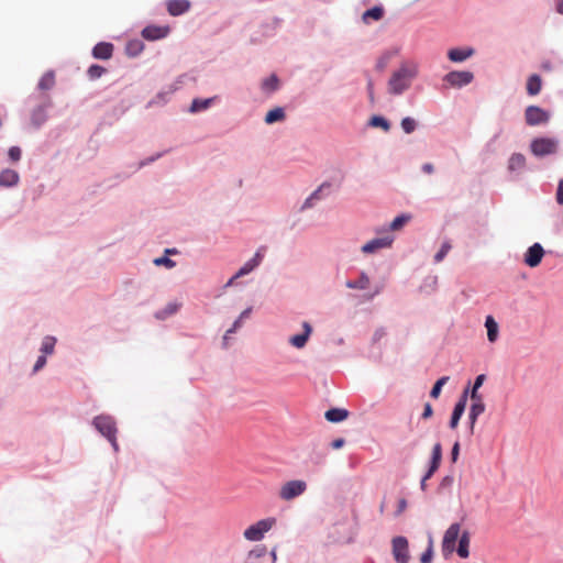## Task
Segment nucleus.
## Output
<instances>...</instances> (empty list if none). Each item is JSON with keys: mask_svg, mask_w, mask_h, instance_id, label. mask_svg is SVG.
<instances>
[{"mask_svg": "<svg viewBox=\"0 0 563 563\" xmlns=\"http://www.w3.org/2000/svg\"><path fill=\"white\" fill-rule=\"evenodd\" d=\"M393 555L397 563L409 562L408 540L405 537H395L393 539Z\"/></svg>", "mask_w": 563, "mask_h": 563, "instance_id": "1a4fd4ad", "label": "nucleus"}, {"mask_svg": "<svg viewBox=\"0 0 563 563\" xmlns=\"http://www.w3.org/2000/svg\"><path fill=\"white\" fill-rule=\"evenodd\" d=\"M449 380V377L448 376H443L441 377L440 379H438L435 382V384L433 385L431 391H430V396L432 398H438L440 393H441V388L442 386Z\"/></svg>", "mask_w": 563, "mask_h": 563, "instance_id": "ea45409f", "label": "nucleus"}, {"mask_svg": "<svg viewBox=\"0 0 563 563\" xmlns=\"http://www.w3.org/2000/svg\"><path fill=\"white\" fill-rule=\"evenodd\" d=\"M526 166V157L520 153H515L510 156L508 168L511 172L521 170Z\"/></svg>", "mask_w": 563, "mask_h": 563, "instance_id": "b1692460", "label": "nucleus"}, {"mask_svg": "<svg viewBox=\"0 0 563 563\" xmlns=\"http://www.w3.org/2000/svg\"><path fill=\"white\" fill-rule=\"evenodd\" d=\"M45 363H46V358H45V356H44V355H41V356L37 358V361H36L35 365H34L33 372H37V371H40V369L45 365Z\"/></svg>", "mask_w": 563, "mask_h": 563, "instance_id": "603ef678", "label": "nucleus"}, {"mask_svg": "<svg viewBox=\"0 0 563 563\" xmlns=\"http://www.w3.org/2000/svg\"><path fill=\"white\" fill-rule=\"evenodd\" d=\"M276 525V518L268 517L262 520H258L254 525H251L243 532V537L247 541H261L265 533L268 532Z\"/></svg>", "mask_w": 563, "mask_h": 563, "instance_id": "f03ea898", "label": "nucleus"}, {"mask_svg": "<svg viewBox=\"0 0 563 563\" xmlns=\"http://www.w3.org/2000/svg\"><path fill=\"white\" fill-rule=\"evenodd\" d=\"M544 255V250L539 243L530 246L525 254V263L530 267H537Z\"/></svg>", "mask_w": 563, "mask_h": 563, "instance_id": "f8f14e48", "label": "nucleus"}, {"mask_svg": "<svg viewBox=\"0 0 563 563\" xmlns=\"http://www.w3.org/2000/svg\"><path fill=\"white\" fill-rule=\"evenodd\" d=\"M271 556H272V562H273V563H276V561H277L276 549H273V550L271 551Z\"/></svg>", "mask_w": 563, "mask_h": 563, "instance_id": "052dcab7", "label": "nucleus"}, {"mask_svg": "<svg viewBox=\"0 0 563 563\" xmlns=\"http://www.w3.org/2000/svg\"><path fill=\"white\" fill-rule=\"evenodd\" d=\"M442 460V446L440 443H435L432 448L431 461L426 478H430L439 468Z\"/></svg>", "mask_w": 563, "mask_h": 563, "instance_id": "2eb2a0df", "label": "nucleus"}, {"mask_svg": "<svg viewBox=\"0 0 563 563\" xmlns=\"http://www.w3.org/2000/svg\"><path fill=\"white\" fill-rule=\"evenodd\" d=\"M461 526L460 523H452L444 532L442 540V551L444 555L453 553L455 550V543L460 539Z\"/></svg>", "mask_w": 563, "mask_h": 563, "instance_id": "0eeeda50", "label": "nucleus"}, {"mask_svg": "<svg viewBox=\"0 0 563 563\" xmlns=\"http://www.w3.org/2000/svg\"><path fill=\"white\" fill-rule=\"evenodd\" d=\"M307 489V483L302 479H292L284 483L278 492V497L282 500L289 501L292 500L300 495H302Z\"/></svg>", "mask_w": 563, "mask_h": 563, "instance_id": "20e7f679", "label": "nucleus"}, {"mask_svg": "<svg viewBox=\"0 0 563 563\" xmlns=\"http://www.w3.org/2000/svg\"><path fill=\"white\" fill-rule=\"evenodd\" d=\"M178 251L176 249H166L165 250V254L167 255H172V254H177Z\"/></svg>", "mask_w": 563, "mask_h": 563, "instance_id": "680f3d73", "label": "nucleus"}, {"mask_svg": "<svg viewBox=\"0 0 563 563\" xmlns=\"http://www.w3.org/2000/svg\"><path fill=\"white\" fill-rule=\"evenodd\" d=\"M486 376L484 374L478 375L475 378L472 390L478 391L479 387L484 384Z\"/></svg>", "mask_w": 563, "mask_h": 563, "instance_id": "c03bdc74", "label": "nucleus"}, {"mask_svg": "<svg viewBox=\"0 0 563 563\" xmlns=\"http://www.w3.org/2000/svg\"><path fill=\"white\" fill-rule=\"evenodd\" d=\"M343 445H344V439H342V438L335 439V440H333V441H332V443H331V446H332L333 449H340V448H342Z\"/></svg>", "mask_w": 563, "mask_h": 563, "instance_id": "864d4df0", "label": "nucleus"}, {"mask_svg": "<svg viewBox=\"0 0 563 563\" xmlns=\"http://www.w3.org/2000/svg\"><path fill=\"white\" fill-rule=\"evenodd\" d=\"M213 102V98L208 99H195L190 106L191 112H199L208 109Z\"/></svg>", "mask_w": 563, "mask_h": 563, "instance_id": "7c9ffc66", "label": "nucleus"}, {"mask_svg": "<svg viewBox=\"0 0 563 563\" xmlns=\"http://www.w3.org/2000/svg\"><path fill=\"white\" fill-rule=\"evenodd\" d=\"M180 307H181V303H179V302H176V301L168 302L164 309L156 312V318L157 319H166V318L175 314L179 310Z\"/></svg>", "mask_w": 563, "mask_h": 563, "instance_id": "393cba45", "label": "nucleus"}, {"mask_svg": "<svg viewBox=\"0 0 563 563\" xmlns=\"http://www.w3.org/2000/svg\"><path fill=\"white\" fill-rule=\"evenodd\" d=\"M419 73L418 64L413 60H402L399 67L394 70L387 82V91L393 96L404 93L411 87L412 81Z\"/></svg>", "mask_w": 563, "mask_h": 563, "instance_id": "f257e3e1", "label": "nucleus"}, {"mask_svg": "<svg viewBox=\"0 0 563 563\" xmlns=\"http://www.w3.org/2000/svg\"><path fill=\"white\" fill-rule=\"evenodd\" d=\"M285 119V111L283 108H274L272 110H269L266 115H265V122L267 124H273L277 121H282Z\"/></svg>", "mask_w": 563, "mask_h": 563, "instance_id": "cd10ccee", "label": "nucleus"}, {"mask_svg": "<svg viewBox=\"0 0 563 563\" xmlns=\"http://www.w3.org/2000/svg\"><path fill=\"white\" fill-rule=\"evenodd\" d=\"M393 242H394V236L390 234H386L382 238H376V239H373V240L368 241L367 243H365L362 246V252L367 253V254L375 253L376 251H378L380 249L390 247Z\"/></svg>", "mask_w": 563, "mask_h": 563, "instance_id": "9d476101", "label": "nucleus"}, {"mask_svg": "<svg viewBox=\"0 0 563 563\" xmlns=\"http://www.w3.org/2000/svg\"><path fill=\"white\" fill-rule=\"evenodd\" d=\"M558 143L553 139L538 137L530 144V150L536 156H544L556 152Z\"/></svg>", "mask_w": 563, "mask_h": 563, "instance_id": "39448f33", "label": "nucleus"}, {"mask_svg": "<svg viewBox=\"0 0 563 563\" xmlns=\"http://www.w3.org/2000/svg\"><path fill=\"white\" fill-rule=\"evenodd\" d=\"M474 79V75L472 71L467 70H453L448 73L443 81L446 82L449 86L454 88H461L463 86H466L471 84Z\"/></svg>", "mask_w": 563, "mask_h": 563, "instance_id": "423d86ee", "label": "nucleus"}, {"mask_svg": "<svg viewBox=\"0 0 563 563\" xmlns=\"http://www.w3.org/2000/svg\"><path fill=\"white\" fill-rule=\"evenodd\" d=\"M459 454H460V443L455 442L453 444V448H452V451H451V460H452L453 463H455L457 461Z\"/></svg>", "mask_w": 563, "mask_h": 563, "instance_id": "de8ad7c7", "label": "nucleus"}, {"mask_svg": "<svg viewBox=\"0 0 563 563\" xmlns=\"http://www.w3.org/2000/svg\"><path fill=\"white\" fill-rule=\"evenodd\" d=\"M258 265L260 264L254 258H251L235 273L234 278H240L244 275H247Z\"/></svg>", "mask_w": 563, "mask_h": 563, "instance_id": "72a5a7b5", "label": "nucleus"}, {"mask_svg": "<svg viewBox=\"0 0 563 563\" xmlns=\"http://www.w3.org/2000/svg\"><path fill=\"white\" fill-rule=\"evenodd\" d=\"M429 478H426V475L422 477L421 479V483H420V486H421V489L424 490L426 489V482L428 481Z\"/></svg>", "mask_w": 563, "mask_h": 563, "instance_id": "e2e57ef3", "label": "nucleus"}, {"mask_svg": "<svg viewBox=\"0 0 563 563\" xmlns=\"http://www.w3.org/2000/svg\"><path fill=\"white\" fill-rule=\"evenodd\" d=\"M236 278H234V275L229 279L227 286H230L233 284V282L235 280Z\"/></svg>", "mask_w": 563, "mask_h": 563, "instance_id": "69168bd1", "label": "nucleus"}, {"mask_svg": "<svg viewBox=\"0 0 563 563\" xmlns=\"http://www.w3.org/2000/svg\"><path fill=\"white\" fill-rule=\"evenodd\" d=\"M367 91H368V96H369L371 100H373L374 99V87H373L372 80H368V82H367Z\"/></svg>", "mask_w": 563, "mask_h": 563, "instance_id": "6e6d98bb", "label": "nucleus"}, {"mask_svg": "<svg viewBox=\"0 0 563 563\" xmlns=\"http://www.w3.org/2000/svg\"><path fill=\"white\" fill-rule=\"evenodd\" d=\"M345 285L350 289H366L369 286V278L365 273H362L356 280H347Z\"/></svg>", "mask_w": 563, "mask_h": 563, "instance_id": "a878e982", "label": "nucleus"}, {"mask_svg": "<svg viewBox=\"0 0 563 563\" xmlns=\"http://www.w3.org/2000/svg\"><path fill=\"white\" fill-rule=\"evenodd\" d=\"M250 313H251V309H250V308H249V309H245V310L241 313L240 318L234 322L233 328H232V329H230V330H228V332H227V333H232L233 331H235V329L240 325V322H241L243 319L247 318V317L250 316Z\"/></svg>", "mask_w": 563, "mask_h": 563, "instance_id": "37998d69", "label": "nucleus"}, {"mask_svg": "<svg viewBox=\"0 0 563 563\" xmlns=\"http://www.w3.org/2000/svg\"><path fill=\"white\" fill-rule=\"evenodd\" d=\"M541 68H542L543 70L550 71V70H552V65H551V63H550L549 60H547V62H543V63L541 64Z\"/></svg>", "mask_w": 563, "mask_h": 563, "instance_id": "4d7b16f0", "label": "nucleus"}, {"mask_svg": "<svg viewBox=\"0 0 563 563\" xmlns=\"http://www.w3.org/2000/svg\"><path fill=\"white\" fill-rule=\"evenodd\" d=\"M153 263L156 266H165L167 268H173L176 266V263L167 256L157 257L153 261Z\"/></svg>", "mask_w": 563, "mask_h": 563, "instance_id": "79ce46f5", "label": "nucleus"}, {"mask_svg": "<svg viewBox=\"0 0 563 563\" xmlns=\"http://www.w3.org/2000/svg\"><path fill=\"white\" fill-rule=\"evenodd\" d=\"M526 88L529 96H537L540 93L542 89L541 77L537 74L529 76Z\"/></svg>", "mask_w": 563, "mask_h": 563, "instance_id": "6ab92c4d", "label": "nucleus"}, {"mask_svg": "<svg viewBox=\"0 0 563 563\" xmlns=\"http://www.w3.org/2000/svg\"><path fill=\"white\" fill-rule=\"evenodd\" d=\"M325 187H329V184H322L318 189H316L303 202L302 209L311 208L316 200H320L322 198V191Z\"/></svg>", "mask_w": 563, "mask_h": 563, "instance_id": "c85d7f7f", "label": "nucleus"}, {"mask_svg": "<svg viewBox=\"0 0 563 563\" xmlns=\"http://www.w3.org/2000/svg\"><path fill=\"white\" fill-rule=\"evenodd\" d=\"M189 0H168L166 3L167 11L173 16L186 13L190 9Z\"/></svg>", "mask_w": 563, "mask_h": 563, "instance_id": "4468645a", "label": "nucleus"}, {"mask_svg": "<svg viewBox=\"0 0 563 563\" xmlns=\"http://www.w3.org/2000/svg\"><path fill=\"white\" fill-rule=\"evenodd\" d=\"M432 415H433L432 406L429 402L424 404L423 412L421 415L422 419H429L432 417Z\"/></svg>", "mask_w": 563, "mask_h": 563, "instance_id": "a18cd8bd", "label": "nucleus"}, {"mask_svg": "<svg viewBox=\"0 0 563 563\" xmlns=\"http://www.w3.org/2000/svg\"><path fill=\"white\" fill-rule=\"evenodd\" d=\"M397 54V51H387L377 59L376 69L383 71L389 64L390 59Z\"/></svg>", "mask_w": 563, "mask_h": 563, "instance_id": "c756f323", "label": "nucleus"}, {"mask_svg": "<svg viewBox=\"0 0 563 563\" xmlns=\"http://www.w3.org/2000/svg\"><path fill=\"white\" fill-rule=\"evenodd\" d=\"M258 265L260 264L254 258H251L235 273L234 278H240L244 275H247Z\"/></svg>", "mask_w": 563, "mask_h": 563, "instance_id": "2f4dec72", "label": "nucleus"}, {"mask_svg": "<svg viewBox=\"0 0 563 563\" xmlns=\"http://www.w3.org/2000/svg\"><path fill=\"white\" fill-rule=\"evenodd\" d=\"M385 335V332L383 330H378L375 332L374 334V339L375 340H379L380 338H383Z\"/></svg>", "mask_w": 563, "mask_h": 563, "instance_id": "13d9d810", "label": "nucleus"}, {"mask_svg": "<svg viewBox=\"0 0 563 563\" xmlns=\"http://www.w3.org/2000/svg\"><path fill=\"white\" fill-rule=\"evenodd\" d=\"M410 214H400L393 220L389 228L393 231L400 230L407 222L410 221Z\"/></svg>", "mask_w": 563, "mask_h": 563, "instance_id": "e433bc0d", "label": "nucleus"}, {"mask_svg": "<svg viewBox=\"0 0 563 563\" xmlns=\"http://www.w3.org/2000/svg\"><path fill=\"white\" fill-rule=\"evenodd\" d=\"M451 243L449 241H445L439 252L434 255V262L440 263L444 260L449 251L451 250Z\"/></svg>", "mask_w": 563, "mask_h": 563, "instance_id": "58836bf2", "label": "nucleus"}, {"mask_svg": "<svg viewBox=\"0 0 563 563\" xmlns=\"http://www.w3.org/2000/svg\"><path fill=\"white\" fill-rule=\"evenodd\" d=\"M486 406L485 404H472L468 412V419H470V431L471 433L474 432L475 423L477 421V418L485 411Z\"/></svg>", "mask_w": 563, "mask_h": 563, "instance_id": "a211bd4d", "label": "nucleus"}, {"mask_svg": "<svg viewBox=\"0 0 563 563\" xmlns=\"http://www.w3.org/2000/svg\"><path fill=\"white\" fill-rule=\"evenodd\" d=\"M384 509H385V504L383 503V504L380 505V507H379V511H380V514H383V512H384Z\"/></svg>", "mask_w": 563, "mask_h": 563, "instance_id": "338daca9", "label": "nucleus"}, {"mask_svg": "<svg viewBox=\"0 0 563 563\" xmlns=\"http://www.w3.org/2000/svg\"><path fill=\"white\" fill-rule=\"evenodd\" d=\"M556 201L558 203L563 205V179L559 183L556 191Z\"/></svg>", "mask_w": 563, "mask_h": 563, "instance_id": "3c124183", "label": "nucleus"}, {"mask_svg": "<svg viewBox=\"0 0 563 563\" xmlns=\"http://www.w3.org/2000/svg\"><path fill=\"white\" fill-rule=\"evenodd\" d=\"M416 121L410 117L401 120V128L407 134L412 133L416 130Z\"/></svg>", "mask_w": 563, "mask_h": 563, "instance_id": "a19ab883", "label": "nucleus"}, {"mask_svg": "<svg viewBox=\"0 0 563 563\" xmlns=\"http://www.w3.org/2000/svg\"><path fill=\"white\" fill-rule=\"evenodd\" d=\"M279 80L276 75H272L262 82V88L265 91H275L278 89Z\"/></svg>", "mask_w": 563, "mask_h": 563, "instance_id": "f704fd0d", "label": "nucleus"}, {"mask_svg": "<svg viewBox=\"0 0 563 563\" xmlns=\"http://www.w3.org/2000/svg\"><path fill=\"white\" fill-rule=\"evenodd\" d=\"M349 416V411L346 409H342V408H332V409H329L328 411H325V419L330 422H341L343 420H345Z\"/></svg>", "mask_w": 563, "mask_h": 563, "instance_id": "412c9836", "label": "nucleus"}, {"mask_svg": "<svg viewBox=\"0 0 563 563\" xmlns=\"http://www.w3.org/2000/svg\"><path fill=\"white\" fill-rule=\"evenodd\" d=\"M302 329H303L302 333L292 335L289 339V342L296 349H302L305 346V344L307 343L308 338L312 331V328L308 322L302 323Z\"/></svg>", "mask_w": 563, "mask_h": 563, "instance_id": "dca6fc26", "label": "nucleus"}, {"mask_svg": "<svg viewBox=\"0 0 563 563\" xmlns=\"http://www.w3.org/2000/svg\"><path fill=\"white\" fill-rule=\"evenodd\" d=\"M258 265L260 264L254 258H251L235 273L234 278H240L244 275H247Z\"/></svg>", "mask_w": 563, "mask_h": 563, "instance_id": "473e14b6", "label": "nucleus"}, {"mask_svg": "<svg viewBox=\"0 0 563 563\" xmlns=\"http://www.w3.org/2000/svg\"><path fill=\"white\" fill-rule=\"evenodd\" d=\"M265 251H266V247L265 246H261L256 251V253L254 254V256L252 258H254L258 264H261V262L263 261Z\"/></svg>", "mask_w": 563, "mask_h": 563, "instance_id": "09e8293b", "label": "nucleus"}, {"mask_svg": "<svg viewBox=\"0 0 563 563\" xmlns=\"http://www.w3.org/2000/svg\"><path fill=\"white\" fill-rule=\"evenodd\" d=\"M525 119L528 125L533 126L547 123L550 119V114L538 106H529L525 111Z\"/></svg>", "mask_w": 563, "mask_h": 563, "instance_id": "6e6552de", "label": "nucleus"}, {"mask_svg": "<svg viewBox=\"0 0 563 563\" xmlns=\"http://www.w3.org/2000/svg\"><path fill=\"white\" fill-rule=\"evenodd\" d=\"M470 532L463 531L459 539V547L456 548V552L462 559H466L470 555Z\"/></svg>", "mask_w": 563, "mask_h": 563, "instance_id": "aec40b11", "label": "nucleus"}, {"mask_svg": "<svg viewBox=\"0 0 563 563\" xmlns=\"http://www.w3.org/2000/svg\"><path fill=\"white\" fill-rule=\"evenodd\" d=\"M433 559V540L429 538V544L427 550L421 554L420 562L421 563H431Z\"/></svg>", "mask_w": 563, "mask_h": 563, "instance_id": "4c0bfd02", "label": "nucleus"}, {"mask_svg": "<svg viewBox=\"0 0 563 563\" xmlns=\"http://www.w3.org/2000/svg\"><path fill=\"white\" fill-rule=\"evenodd\" d=\"M475 51L471 47L467 48H452L448 52V57L451 62L461 63L473 56Z\"/></svg>", "mask_w": 563, "mask_h": 563, "instance_id": "f3484780", "label": "nucleus"}, {"mask_svg": "<svg viewBox=\"0 0 563 563\" xmlns=\"http://www.w3.org/2000/svg\"><path fill=\"white\" fill-rule=\"evenodd\" d=\"M452 482V477L446 476L443 478V484H450Z\"/></svg>", "mask_w": 563, "mask_h": 563, "instance_id": "0e129e2a", "label": "nucleus"}, {"mask_svg": "<svg viewBox=\"0 0 563 563\" xmlns=\"http://www.w3.org/2000/svg\"><path fill=\"white\" fill-rule=\"evenodd\" d=\"M170 32L169 25H155L150 24L143 27V38L148 41H156L165 38Z\"/></svg>", "mask_w": 563, "mask_h": 563, "instance_id": "9b49d317", "label": "nucleus"}, {"mask_svg": "<svg viewBox=\"0 0 563 563\" xmlns=\"http://www.w3.org/2000/svg\"><path fill=\"white\" fill-rule=\"evenodd\" d=\"M422 170L426 174H432L434 172V166L431 163H426L422 165Z\"/></svg>", "mask_w": 563, "mask_h": 563, "instance_id": "5fc2aeb1", "label": "nucleus"}, {"mask_svg": "<svg viewBox=\"0 0 563 563\" xmlns=\"http://www.w3.org/2000/svg\"><path fill=\"white\" fill-rule=\"evenodd\" d=\"M485 327L487 329V338L490 342L496 341L498 336V324L492 316L486 317Z\"/></svg>", "mask_w": 563, "mask_h": 563, "instance_id": "bb28decb", "label": "nucleus"}, {"mask_svg": "<svg viewBox=\"0 0 563 563\" xmlns=\"http://www.w3.org/2000/svg\"><path fill=\"white\" fill-rule=\"evenodd\" d=\"M407 508V500L405 498L399 499L398 501V508L395 512V516H400Z\"/></svg>", "mask_w": 563, "mask_h": 563, "instance_id": "8fccbe9b", "label": "nucleus"}, {"mask_svg": "<svg viewBox=\"0 0 563 563\" xmlns=\"http://www.w3.org/2000/svg\"><path fill=\"white\" fill-rule=\"evenodd\" d=\"M556 8L558 11L563 14V0H556Z\"/></svg>", "mask_w": 563, "mask_h": 563, "instance_id": "bf43d9fd", "label": "nucleus"}, {"mask_svg": "<svg viewBox=\"0 0 563 563\" xmlns=\"http://www.w3.org/2000/svg\"><path fill=\"white\" fill-rule=\"evenodd\" d=\"M468 396V389H465L463 394L461 395L459 401L455 404L451 420H450V428L455 429L459 424V421L465 410L466 401Z\"/></svg>", "mask_w": 563, "mask_h": 563, "instance_id": "ddd939ff", "label": "nucleus"}, {"mask_svg": "<svg viewBox=\"0 0 563 563\" xmlns=\"http://www.w3.org/2000/svg\"><path fill=\"white\" fill-rule=\"evenodd\" d=\"M93 426L102 435H104L110 441L113 449L117 451V427L113 418L110 416L100 415L93 419Z\"/></svg>", "mask_w": 563, "mask_h": 563, "instance_id": "7ed1b4c3", "label": "nucleus"}, {"mask_svg": "<svg viewBox=\"0 0 563 563\" xmlns=\"http://www.w3.org/2000/svg\"><path fill=\"white\" fill-rule=\"evenodd\" d=\"M470 396H471L472 404H483L484 402L483 396L478 391L471 390Z\"/></svg>", "mask_w": 563, "mask_h": 563, "instance_id": "49530a36", "label": "nucleus"}, {"mask_svg": "<svg viewBox=\"0 0 563 563\" xmlns=\"http://www.w3.org/2000/svg\"><path fill=\"white\" fill-rule=\"evenodd\" d=\"M266 553L267 548L265 545H256L247 552L244 563H256L260 559L264 558Z\"/></svg>", "mask_w": 563, "mask_h": 563, "instance_id": "4be33fe9", "label": "nucleus"}, {"mask_svg": "<svg viewBox=\"0 0 563 563\" xmlns=\"http://www.w3.org/2000/svg\"><path fill=\"white\" fill-rule=\"evenodd\" d=\"M369 125L373 126V128H380L385 132L389 131V129H390L389 122L385 118L379 117V115H374L369 120Z\"/></svg>", "mask_w": 563, "mask_h": 563, "instance_id": "c9c22d12", "label": "nucleus"}, {"mask_svg": "<svg viewBox=\"0 0 563 563\" xmlns=\"http://www.w3.org/2000/svg\"><path fill=\"white\" fill-rule=\"evenodd\" d=\"M384 15V9L382 7H373L368 10H366L363 15L362 20L364 23H369L373 21H379Z\"/></svg>", "mask_w": 563, "mask_h": 563, "instance_id": "5701e85b", "label": "nucleus"}]
</instances>
